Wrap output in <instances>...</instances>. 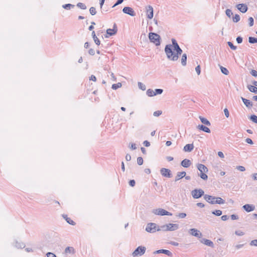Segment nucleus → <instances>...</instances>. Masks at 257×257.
I'll return each mask as SVG.
<instances>
[{
	"label": "nucleus",
	"mask_w": 257,
	"mask_h": 257,
	"mask_svg": "<svg viewBox=\"0 0 257 257\" xmlns=\"http://www.w3.org/2000/svg\"><path fill=\"white\" fill-rule=\"evenodd\" d=\"M171 41L172 44L166 45L164 51L169 60L176 61L178 60L183 51L175 39L172 38Z\"/></svg>",
	"instance_id": "1"
},
{
	"label": "nucleus",
	"mask_w": 257,
	"mask_h": 257,
	"mask_svg": "<svg viewBox=\"0 0 257 257\" xmlns=\"http://www.w3.org/2000/svg\"><path fill=\"white\" fill-rule=\"evenodd\" d=\"M197 168L200 172V174L198 175L200 178L204 180H207L208 176L205 173L208 172V168L204 165L202 164H198L197 166Z\"/></svg>",
	"instance_id": "2"
},
{
	"label": "nucleus",
	"mask_w": 257,
	"mask_h": 257,
	"mask_svg": "<svg viewBox=\"0 0 257 257\" xmlns=\"http://www.w3.org/2000/svg\"><path fill=\"white\" fill-rule=\"evenodd\" d=\"M149 38L151 42L158 46L161 44V37L157 33L150 32L149 34Z\"/></svg>",
	"instance_id": "3"
},
{
	"label": "nucleus",
	"mask_w": 257,
	"mask_h": 257,
	"mask_svg": "<svg viewBox=\"0 0 257 257\" xmlns=\"http://www.w3.org/2000/svg\"><path fill=\"white\" fill-rule=\"evenodd\" d=\"M158 225L155 223H149L147 224L145 230L149 233H155L158 231Z\"/></svg>",
	"instance_id": "4"
},
{
	"label": "nucleus",
	"mask_w": 257,
	"mask_h": 257,
	"mask_svg": "<svg viewBox=\"0 0 257 257\" xmlns=\"http://www.w3.org/2000/svg\"><path fill=\"white\" fill-rule=\"evenodd\" d=\"M146 250V248L145 246H139L134 250L132 255L134 257L141 256L145 253Z\"/></svg>",
	"instance_id": "5"
},
{
	"label": "nucleus",
	"mask_w": 257,
	"mask_h": 257,
	"mask_svg": "<svg viewBox=\"0 0 257 257\" xmlns=\"http://www.w3.org/2000/svg\"><path fill=\"white\" fill-rule=\"evenodd\" d=\"M204 192L201 189H195L191 191V195L193 198L198 199L204 195Z\"/></svg>",
	"instance_id": "6"
},
{
	"label": "nucleus",
	"mask_w": 257,
	"mask_h": 257,
	"mask_svg": "<svg viewBox=\"0 0 257 257\" xmlns=\"http://www.w3.org/2000/svg\"><path fill=\"white\" fill-rule=\"evenodd\" d=\"M153 212L158 215L160 216H164V215H168V216H171L172 215V213L168 212V211L162 209V208H159L157 209H154L153 211Z\"/></svg>",
	"instance_id": "7"
},
{
	"label": "nucleus",
	"mask_w": 257,
	"mask_h": 257,
	"mask_svg": "<svg viewBox=\"0 0 257 257\" xmlns=\"http://www.w3.org/2000/svg\"><path fill=\"white\" fill-rule=\"evenodd\" d=\"M160 173L163 177H165L171 178L172 177L171 171L169 169L162 168L160 170Z\"/></svg>",
	"instance_id": "8"
},
{
	"label": "nucleus",
	"mask_w": 257,
	"mask_h": 257,
	"mask_svg": "<svg viewBox=\"0 0 257 257\" xmlns=\"http://www.w3.org/2000/svg\"><path fill=\"white\" fill-rule=\"evenodd\" d=\"M122 12L123 13L127 14L132 17L135 16L136 15L134 10L132 8L129 7H124L122 9Z\"/></svg>",
	"instance_id": "9"
},
{
	"label": "nucleus",
	"mask_w": 257,
	"mask_h": 257,
	"mask_svg": "<svg viewBox=\"0 0 257 257\" xmlns=\"http://www.w3.org/2000/svg\"><path fill=\"white\" fill-rule=\"evenodd\" d=\"M189 232L190 234L195 237L201 238L202 236V233L197 229L192 228L189 230Z\"/></svg>",
	"instance_id": "10"
},
{
	"label": "nucleus",
	"mask_w": 257,
	"mask_h": 257,
	"mask_svg": "<svg viewBox=\"0 0 257 257\" xmlns=\"http://www.w3.org/2000/svg\"><path fill=\"white\" fill-rule=\"evenodd\" d=\"M204 199L208 202L209 203L211 204H214L215 203L214 202L216 200V197L212 196L209 195L205 194L204 195Z\"/></svg>",
	"instance_id": "11"
},
{
	"label": "nucleus",
	"mask_w": 257,
	"mask_h": 257,
	"mask_svg": "<svg viewBox=\"0 0 257 257\" xmlns=\"http://www.w3.org/2000/svg\"><path fill=\"white\" fill-rule=\"evenodd\" d=\"M237 9L241 13H245L247 12L248 10V8L245 4H239L236 6Z\"/></svg>",
	"instance_id": "12"
},
{
	"label": "nucleus",
	"mask_w": 257,
	"mask_h": 257,
	"mask_svg": "<svg viewBox=\"0 0 257 257\" xmlns=\"http://www.w3.org/2000/svg\"><path fill=\"white\" fill-rule=\"evenodd\" d=\"M117 31V26L115 24H114L113 29H108L106 30V34L109 36L114 35Z\"/></svg>",
	"instance_id": "13"
},
{
	"label": "nucleus",
	"mask_w": 257,
	"mask_h": 257,
	"mask_svg": "<svg viewBox=\"0 0 257 257\" xmlns=\"http://www.w3.org/2000/svg\"><path fill=\"white\" fill-rule=\"evenodd\" d=\"M146 9L147 18L149 19H152L154 16L153 8L151 6H148Z\"/></svg>",
	"instance_id": "14"
},
{
	"label": "nucleus",
	"mask_w": 257,
	"mask_h": 257,
	"mask_svg": "<svg viewBox=\"0 0 257 257\" xmlns=\"http://www.w3.org/2000/svg\"><path fill=\"white\" fill-rule=\"evenodd\" d=\"M167 227V231H175L179 228V224H173V223H168L166 224Z\"/></svg>",
	"instance_id": "15"
},
{
	"label": "nucleus",
	"mask_w": 257,
	"mask_h": 257,
	"mask_svg": "<svg viewBox=\"0 0 257 257\" xmlns=\"http://www.w3.org/2000/svg\"><path fill=\"white\" fill-rule=\"evenodd\" d=\"M200 242L202 243H203V244H205L207 246L211 247L212 248L214 247V243H213V242L211 240H210L209 239H206V238H202L200 240Z\"/></svg>",
	"instance_id": "16"
},
{
	"label": "nucleus",
	"mask_w": 257,
	"mask_h": 257,
	"mask_svg": "<svg viewBox=\"0 0 257 257\" xmlns=\"http://www.w3.org/2000/svg\"><path fill=\"white\" fill-rule=\"evenodd\" d=\"M242 208L247 212L252 211L255 209V206L253 205L248 204L244 205Z\"/></svg>",
	"instance_id": "17"
},
{
	"label": "nucleus",
	"mask_w": 257,
	"mask_h": 257,
	"mask_svg": "<svg viewBox=\"0 0 257 257\" xmlns=\"http://www.w3.org/2000/svg\"><path fill=\"white\" fill-rule=\"evenodd\" d=\"M154 253L155 254L162 253L167 254L169 256H171L172 255V253L170 250L164 249L156 250Z\"/></svg>",
	"instance_id": "18"
},
{
	"label": "nucleus",
	"mask_w": 257,
	"mask_h": 257,
	"mask_svg": "<svg viewBox=\"0 0 257 257\" xmlns=\"http://www.w3.org/2000/svg\"><path fill=\"white\" fill-rule=\"evenodd\" d=\"M194 148L193 144H188L184 147L183 151L184 152H190L193 150Z\"/></svg>",
	"instance_id": "19"
},
{
	"label": "nucleus",
	"mask_w": 257,
	"mask_h": 257,
	"mask_svg": "<svg viewBox=\"0 0 257 257\" xmlns=\"http://www.w3.org/2000/svg\"><path fill=\"white\" fill-rule=\"evenodd\" d=\"M186 174V173L184 171L178 172L176 176L175 177V181L176 182L179 181L180 179L184 177Z\"/></svg>",
	"instance_id": "20"
},
{
	"label": "nucleus",
	"mask_w": 257,
	"mask_h": 257,
	"mask_svg": "<svg viewBox=\"0 0 257 257\" xmlns=\"http://www.w3.org/2000/svg\"><path fill=\"white\" fill-rule=\"evenodd\" d=\"M197 127L200 130L205 133H210L211 132L210 130L208 127L203 124H199L197 126Z\"/></svg>",
	"instance_id": "21"
},
{
	"label": "nucleus",
	"mask_w": 257,
	"mask_h": 257,
	"mask_svg": "<svg viewBox=\"0 0 257 257\" xmlns=\"http://www.w3.org/2000/svg\"><path fill=\"white\" fill-rule=\"evenodd\" d=\"M191 164V162L190 160L185 159L183 161H182L181 163V166H182L183 167L185 168H188L189 167Z\"/></svg>",
	"instance_id": "22"
},
{
	"label": "nucleus",
	"mask_w": 257,
	"mask_h": 257,
	"mask_svg": "<svg viewBox=\"0 0 257 257\" xmlns=\"http://www.w3.org/2000/svg\"><path fill=\"white\" fill-rule=\"evenodd\" d=\"M241 99L244 103V105L248 108H251L252 106V103L249 100L245 99L241 97Z\"/></svg>",
	"instance_id": "23"
},
{
	"label": "nucleus",
	"mask_w": 257,
	"mask_h": 257,
	"mask_svg": "<svg viewBox=\"0 0 257 257\" xmlns=\"http://www.w3.org/2000/svg\"><path fill=\"white\" fill-rule=\"evenodd\" d=\"M199 119L203 124H204L207 126H210L211 125L210 121L208 119H207L206 118L202 117L201 116H200Z\"/></svg>",
	"instance_id": "24"
},
{
	"label": "nucleus",
	"mask_w": 257,
	"mask_h": 257,
	"mask_svg": "<svg viewBox=\"0 0 257 257\" xmlns=\"http://www.w3.org/2000/svg\"><path fill=\"white\" fill-rule=\"evenodd\" d=\"M247 87L250 92L257 94V87L251 85H248Z\"/></svg>",
	"instance_id": "25"
},
{
	"label": "nucleus",
	"mask_w": 257,
	"mask_h": 257,
	"mask_svg": "<svg viewBox=\"0 0 257 257\" xmlns=\"http://www.w3.org/2000/svg\"><path fill=\"white\" fill-rule=\"evenodd\" d=\"M187 56L186 54H183L181 57V64L183 66H185L187 64Z\"/></svg>",
	"instance_id": "26"
},
{
	"label": "nucleus",
	"mask_w": 257,
	"mask_h": 257,
	"mask_svg": "<svg viewBox=\"0 0 257 257\" xmlns=\"http://www.w3.org/2000/svg\"><path fill=\"white\" fill-rule=\"evenodd\" d=\"M65 252L66 253L74 254L75 253V250L73 247L68 246L65 248Z\"/></svg>",
	"instance_id": "27"
},
{
	"label": "nucleus",
	"mask_w": 257,
	"mask_h": 257,
	"mask_svg": "<svg viewBox=\"0 0 257 257\" xmlns=\"http://www.w3.org/2000/svg\"><path fill=\"white\" fill-rule=\"evenodd\" d=\"M214 203H215V204H222L225 203V201L221 197H216V200Z\"/></svg>",
	"instance_id": "28"
},
{
	"label": "nucleus",
	"mask_w": 257,
	"mask_h": 257,
	"mask_svg": "<svg viewBox=\"0 0 257 257\" xmlns=\"http://www.w3.org/2000/svg\"><path fill=\"white\" fill-rule=\"evenodd\" d=\"M146 93H147V95L150 97H152V96H155V94L154 93V91L152 89H148L147 90Z\"/></svg>",
	"instance_id": "29"
},
{
	"label": "nucleus",
	"mask_w": 257,
	"mask_h": 257,
	"mask_svg": "<svg viewBox=\"0 0 257 257\" xmlns=\"http://www.w3.org/2000/svg\"><path fill=\"white\" fill-rule=\"evenodd\" d=\"M15 246L18 248H23L25 247V245L23 242H19L18 241H16Z\"/></svg>",
	"instance_id": "30"
},
{
	"label": "nucleus",
	"mask_w": 257,
	"mask_h": 257,
	"mask_svg": "<svg viewBox=\"0 0 257 257\" xmlns=\"http://www.w3.org/2000/svg\"><path fill=\"white\" fill-rule=\"evenodd\" d=\"M248 42L250 44L257 43V38H255V37H249Z\"/></svg>",
	"instance_id": "31"
},
{
	"label": "nucleus",
	"mask_w": 257,
	"mask_h": 257,
	"mask_svg": "<svg viewBox=\"0 0 257 257\" xmlns=\"http://www.w3.org/2000/svg\"><path fill=\"white\" fill-rule=\"evenodd\" d=\"M240 17L239 15L235 14L233 17H232V21L234 23H237L240 21Z\"/></svg>",
	"instance_id": "32"
},
{
	"label": "nucleus",
	"mask_w": 257,
	"mask_h": 257,
	"mask_svg": "<svg viewBox=\"0 0 257 257\" xmlns=\"http://www.w3.org/2000/svg\"><path fill=\"white\" fill-rule=\"evenodd\" d=\"M121 86H122L121 83L120 82H118L117 83L112 84L111 88H112V89H113L114 90H116L117 89L121 87Z\"/></svg>",
	"instance_id": "33"
},
{
	"label": "nucleus",
	"mask_w": 257,
	"mask_h": 257,
	"mask_svg": "<svg viewBox=\"0 0 257 257\" xmlns=\"http://www.w3.org/2000/svg\"><path fill=\"white\" fill-rule=\"evenodd\" d=\"M62 7L64 9L70 10L71 8H74V5L70 4H67L63 5L62 6Z\"/></svg>",
	"instance_id": "34"
},
{
	"label": "nucleus",
	"mask_w": 257,
	"mask_h": 257,
	"mask_svg": "<svg viewBox=\"0 0 257 257\" xmlns=\"http://www.w3.org/2000/svg\"><path fill=\"white\" fill-rule=\"evenodd\" d=\"M167 224L163 225L161 226H158V231H167V227H166Z\"/></svg>",
	"instance_id": "35"
},
{
	"label": "nucleus",
	"mask_w": 257,
	"mask_h": 257,
	"mask_svg": "<svg viewBox=\"0 0 257 257\" xmlns=\"http://www.w3.org/2000/svg\"><path fill=\"white\" fill-rule=\"evenodd\" d=\"M221 72L224 75H227L229 74V71L225 67L220 66Z\"/></svg>",
	"instance_id": "36"
},
{
	"label": "nucleus",
	"mask_w": 257,
	"mask_h": 257,
	"mask_svg": "<svg viewBox=\"0 0 257 257\" xmlns=\"http://www.w3.org/2000/svg\"><path fill=\"white\" fill-rule=\"evenodd\" d=\"M222 212L220 210H215L212 212V213L213 215H215L217 216H220L222 214Z\"/></svg>",
	"instance_id": "37"
},
{
	"label": "nucleus",
	"mask_w": 257,
	"mask_h": 257,
	"mask_svg": "<svg viewBox=\"0 0 257 257\" xmlns=\"http://www.w3.org/2000/svg\"><path fill=\"white\" fill-rule=\"evenodd\" d=\"M77 7H78L79 8L82 9V10H85L86 9V6L85 5L82 3H78L77 4Z\"/></svg>",
	"instance_id": "38"
},
{
	"label": "nucleus",
	"mask_w": 257,
	"mask_h": 257,
	"mask_svg": "<svg viewBox=\"0 0 257 257\" xmlns=\"http://www.w3.org/2000/svg\"><path fill=\"white\" fill-rule=\"evenodd\" d=\"M66 221H67V223L72 225H74L75 224V222L73 220H72L70 218L68 217L67 215H66Z\"/></svg>",
	"instance_id": "39"
},
{
	"label": "nucleus",
	"mask_w": 257,
	"mask_h": 257,
	"mask_svg": "<svg viewBox=\"0 0 257 257\" xmlns=\"http://www.w3.org/2000/svg\"><path fill=\"white\" fill-rule=\"evenodd\" d=\"M249 119L252 122H253L255 123H257V116L256 115H255L254 114H252L249 117Z\"/></svg>",
	"instance_id": "40"
},
{
	"label": "nucleus",
	"mask_w": 257,
	"mask_h": 257,
	"mask_svg": "<svg viewBox=\"0 0 257 257\" xmlns=\"http://www.w3.org/2000/svg\"><path fill=\"white\" fill-rule=\"evenodd\" d=\"M138 86L139 88L142 89V90H145L146 89L145 85H144L143 83L140 82H138Z\"/></svg>",
	"instance_id": "41"
},
{
	"label": "nucleus",
	"mask_w": 257,
	"mask_h": 257,
	"mask_svg": "<svg viewBox=\"0 0 257 257\" xmlns=\"http://www.w3.org/2000/svg\"><path fill=\"white\" fill-rule=\"evenodd\" d=\"M225 14L226 16L229 18H231V15L233 14L231 10L230 9H226L225 11Z\"/></svg>",
	"instance_id": "42"
},
{
	"label": "nucleus",
	"mask_w": 257,
	"mask_h": 257,
	"mask_svg": "<svg viewBox=\"0 0 257 257\" xmlns=\"http://www.w3.org/2000/svg\"><path fill=\"white\" fill-rule=\"evenodd\" d=\"M90 13L91 15H95L96 14V9L94 7H91L89 9Z\"/></svg>",
	"instance_id": "43"
},
{
	"label": "nucleus",
	"mask_w": 257,
	"mask_h": 257,
	"mask_svg": "<svg viewBox=\"0 0 257 257\" xmlns=\"http://www.w3.org/2000/svg\"><path fill=\"white\" fill-rule=\"evenodd\" d=\"M227 44L228 46L232 50H235L236 49L237 47L235 46H234L233 43L231 42H228Z\"/></svg>",
	"instance_id": "44"
},
{
	"label": "nucleus",
	"mask_w": 257,
	"mask_h": 257,
	"mask_svg": "<svg viewBox=\"0 0 257 257\" xmlns=\"http://www.w3.org/2000/svg\"><path fill=\"white\" fill-rule=\"evenodd\" d=\"M163 92V90L162 89H156L154 91V93L155 95L157 94H161Z\"/></svg>",
	"instance_id": "45"
},
{
	"label": "nucleus",
	"mask_w": 257,
	"mask_h": 257,
	"mask_svg": "<svg viewBox=\"0 0 257 257\" xmlns=\"http://www.w3.org/2000/svg\"><path fill=\"white\" fill-rule=\"evenodd\" d=\"M143 159L142 157H139L137 158V163L139 165H142L143 164Z\"/></svg>",
	"instance_id": "46"
},
{
	"label": "nucleus",
	"mask_w": 257,
	"mask_h": 257,
	"mask_svg": "<svg viewBox=\"0 0 257 257\" xmlns=\"http://www.w3.org/2000/svg\"><path fill=\"white\" fill-rule=\"evenodd\" d=\"M250 245L257 246V239H253L249 243Z\"/></svg>",
	"instance_id": "47"
},
{
	"label": "nucleus",
	"mask_w": 257,
	"mask_h": 257,
	"mask_svg": "<svg viewBox=\"0 0 257 257\" xmlns=\"http://www.w3.org/2000/svg\"><path fill=\"white\" fill-rule=\"evenodd\" d=\"M162 111L161 110H157V111L154 112L153 115L155 116H159L161 114H162Z\"/></svg>",
	"instance_id": "48"
},
{
	"label": "nucleus",
	"mask_w": 257,
	"mask_h": 257,
	"mask_svg": "<svg viewBox=\"0 0 257 257\" xmlns=\"http://www.w3.org/2000/svg\"><path fill=\"white\" fill-rule=\"evenodd\" d=\"M248 21H249V26L250 27L252 26L253 25V24H254V20H253V18L249 17L248 18Z\"/></svg>",
	"instance_id": "49"
},
{
	"label": "nucleus",
	"mask_w": 257,
	"mask_h": 257,
	"mask_svg": "<svg viewBox=\"0 0 257 257\" xmlns=\"http://www.w3.org/2000/svg\"><path fill=\"white\" fill-rule=\"evenodd\" d=\"M93 39V40H94L95 43L97 45H100V42L99 40L98 39V38L96 36L94 37V38Z\"/></svg>",
	"instance_id": "50"
},
{
	"label": "nucleus",
	"mask_w": 257,
	"mask_h": 257,
	"mask_svg": "<svg viewBox=\"0 0 257 257\" xmlns=\"http://www.w3.org/2000/svg\"><path fill=\"white\" fill-rule=\"evenodd\" d=\"M186 215H187L185 213H180L177 215V216L180 218H184L186 216Z\"/></svg>",
	"instance_id": "51"
},
{
	"label": "nucleus",
	"mask_w": 257,
	"mask_h": 257,
	"mask_svg": "<svg viewBox=\"0 0 257 257\" xmlns=\"http://www.w3.org/2000/svg\"><path fill=\"white\" fill-rule=\"evenodd\" d=\"M236 168V169H237L238 170H239L241 172H243L245 170V167L243 166H237Z\"/></svg>",
	"instance_id": "52"
},
{
	"label": "nucleus",
	"mask_w": 257,
	"mask_h": 257,
	"mask_svg": "<svg viewBox=\"0 0 257 257\" xmlns=\"http://www.w3.org/2000/svg\"><path fill=\"white\" fill-rule=\"evenodd\" d=\"M195 70L196 71V73L197 74L199 75H200V73H201V68H200V65H198L196 68H195Z\"/></svg>",
	"instance_id": "53"
},
{
	"label": "nucleus",
	"mask_w": 257,
	"mask_h": 257,
	"mask_svg": "<svg viewBox=\"0 0 257 257\" xmlns=\"http://www.w3.org/2000/svg\"><path fill=\"white\" fill-rule=\"evenodd\" d=\"M236 40L238 44H240L242 42V38L240 36H238L236 38Z\"/></svg>",
	"instance_id": "54"
},
{
	"label": "nucleus",
	"mask_w": 257,
	"mask_h": 257,
	"mask_svg": "<svg viewBox=\"0 0 257 257\" xmlns=\"http://www.w3.org/2000/svg\"><path fill=\"white\" fill-rule=\"evenodd\" d=\"M123 1L124 0H117V1L115 3V4L112 6V8H114L115 6H117L118 5L121 4L123 2Z\"/></svg>",
	"instance_id": "55"
},
{
	"label": "nucleus",
	"mask_w": 257,
	"mask_h": 257,
	"mask_svg": "<svg viewBox=\"0 0 257 257\" xmlns=\"http://www.w3.org/2000/svg\"><path fill=\"white\" fill-rule=\"evenodd\" d=\"M224 114L225 115V116L226 117H229V111L227 109V108H225L224 109Z\"/></svg>",
	"instance_id": "56"
},
{
	"label": "nucleus",
	"mask_w": 257,
	"mask_h": 257,
	"mask_svg": "<svg viewBox=\"0 0 257 257\" xmlns=\"http://www.w3.org/2000/svg\"><path fill=\"white\" fill-rule=\"evenodd\" d=\"M250 74L254 77H257V71L255 70H252L250 71Z\"/></svg>",
	"instance_id": "57"
},
{
	"label": "nucleus",
	"mask_w": 257,
	"mask_h": 257,
	"mask_svg": "<svg viewBox=\"0 0 257 257\" xmlns=\"http://www.w3.org/2000/svg\"><path fill=\"white\" fill-rule=\"evenodd\" d=\"M129 185L132 186V187H134L135 185V184H136V182L134 180H131L129 182Z\"/></svg>",
	"instance_id": "58"
},
{
	"label": "nucleus",
	"mask_w": 257,
	"mask_h": 257,
	"mask_svg": "<svg viewBox=\"0 0 257 257\" xmlns=\"http://www.w3.org/2000/svg\"><path fill=\"white\" fill-rule=\"evenodd\" d=\"M230 217H231V219L232 220H236V219H238V215H236V214H232L231 216H230Z\"/></svg>",
	"instance_id": "59"
},
{
	"label": "nucleus",
	"mask_w": 257,
	"mask_h": 257,
	"mask_svg": "<svg viewBox=\"0 0 257 257\" xmlns=\"http://www.w3.org/2000/svg\"><path fill=\"white\" fill-rule=\"evenodd\" d=\"M130 147L133 150H136L137 149L136 144H134V143L131 144L130 146Z\"/></svg>",
	"instance_id": "60"
},
{
	"label": "nucleus",
	"mask_w": 257,
	"mask_h": 257,
	"mask_svg": "<svg viewBox=\"0 0 257 257\" xmlns=\"http://www.w3.org/2000/svg\"><path fill=\"white\" fill-rule=\"evenodd\" d=\"M47 257H56V255L52 252H48L46 254Z\"/></svg>",
	"instance_id": "61"
},
{
	"label": "nucleus",
	"mask_w": 257,
	"mask_h": 257,
	"mask_svg": "<svg viewBox=\"0 0 257 257\" xmlns=\"http://www.w3.org/2000/svg\"><path fill=\"white\" fill-rule=\"evenodd\" d=\"M235 233L238 236H242L244 234V233L241 231H235Z\"/></svg>",
	"instance_id": "62"
},
{
	"label": "nucleus",
	"mask_w": 257,
	"mask_h": 257,
	"mask_svg": "<svg viewBox=\"0 0 257 257\" xmlns=\"http://www.w3.org/2000/svg\"><path fill=\"white\" fill-rule=\"evenodd\" d=\"M245 142L247 143H248L249 144H250V145H252L253 144V141H252V140L251 139H249V138H247L245 140Z\"/></svg>",
	"instance_id": "63"
},
{
	"label": "nucleus",
	"mask_w": 257,
	"mask_h": 257,
	"mask_svg": "<svg viewBox=\"0 0 257 257\" xmlns=\"http://www.w3.org/2000/svg\"><path fill=\"white\" fill-rule=\"evenodd\" d=\"M88 53L91 55H94L95 54V51L94 49L91 48L89 50Z\"/></svg>",
	"instance_id": "64"
}]
</instances>
